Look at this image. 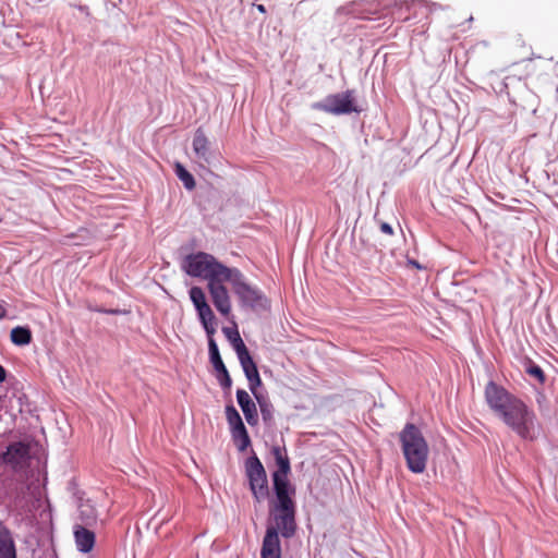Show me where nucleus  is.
<instances>
[{"label":"nucleus","instance_id":"a211bd4d","mask_svg":"<svg viewBox=\"0 0 558 558\" xmlns=\"http://www.w3.org/2000/svg\"><path fill=\"white\" fill-rule=\"evenodd\" d=\"M197 314H198L199 320H201L204 329L206 330L208 337L211 338V336L216 331V328H215L216 317H215L213 310L210 308L209 305H207L203 308H199L197 311Z\"/></svg>","mask_w":558,"mask_h":558},{"label":"nucleus","instance_id":"5701e85b","mask_svg":"<svg viewBox=\"0 0 558 558\" xmlns=\"http://www.w3.org/2000/svg\"><path fill=\"white\" fill-rule=\"evenodd\" d=\"M175 174L182 181L184 187L189 191L195 189V180L194 177L181 165H175Z\"/></svg>","mask_w":558,"mask_h":558},{"label":"nucleus","instance_id":"4be33fe9","mask_svg":"<svg viewBox=\"0 0 558 558\" xmlns=\"http://www.w3.org/2000/svg\"><path fill=\"white\" fill-rule=\"evenodd\" d=\"M208 349H209L210 362H211L214 368L216 369V372L225 368L226 365L220 356L218 345H217L216 341L213 339V337L209 338V340H208Z\"/></svg>","mask_w":558,"mask_h":558},{"label":"nucleus","instance_id":"0eeeda50","mask_svg":"<svg viewBox=\"0 0 558 558\" xmlns=\"http://www.w3.org/2000/svg\"><path fill=\"white\" fill-rule=\"evenodd\" d=\"M226 279L244 304L253 306L262 300V293L245 281L243 274L238 268H231Z\"/></svg>","mask_w":558,"mask_h":558},{"label":"nucleus","instance_id":"c85d7f7f","mask_svg":"<svg viewBox=\"0 0 558 558\" xmlns=\"http://www.w3.org/2000/svg\"><path fill=\"white\" fill-rule=\"evenodd\" d=\"M247 381H248V387H250V390L252 391V393L254 395V397L256 399H259L262 398V396L257 392V388L259 386H262V379H260V376H259V373L254 375V376H250L247 378Z\"/></svg>","mask_w":558,"mask_h":558},{"label":"nucleus","instance_id":"412c9836","mask_svg":"<svg viewBox=\"0 0 558 558\" xmlns=\"http://www.w3.org/2000/svg\"><path fill=\"white\" fill-rule=\"evenodd\" d=\"M231 435L240 451L246 450L251 445V439L244 425L231 430Z\"/></svg>","mask_w":558,"mask_h":558},{"label":"nucleus","instance_id":"6e6552de","mask_svg":"<svg viewBox=\"0 0 558 558\" xmlns=\"http://www.w3.org/2000/svg\"><path fill=\"white\" fill-rule=\"evenodd\" d=\"M226 281L228 282V279L216 278L207 283V288L217 311L223 316H229L232 306L229 292L223 286Z\"/></svg>","mask_w":558,"mask_h":558},{"label":"nucleus","instance_id":"6ab92c4d","mask_svg":"<svg viewBox=\"0 0 558 558\" xmlns=\"http://www.w3.org/2000/svg\"><path fill=\"white\" fill-rule=\"evenodd\" d=\"M197 314H198L199 320H201L204 329L206 330L208 337L211 338V336L216 331V328H215L216 317H215L213 310L210 308L209 305H207L203 308H199L197 311Z\"/></svg>","mask_w":558,"mask_h":558},{"label":"nucleus","instance_id":"f257e3e1","mask_svg":"<svg viewBox=\"0 0 558 558\" xmlns=\"http://www.w3.org/2000/svg\"><path fill=\"white\" fill-rule=\"evenodd\" d=\"M485 401L494 415L523 439H532L536 415L519 397L505 387L489 381L484 391Z\"/></svg>","mask_w":558,"mask_h":558},{"label":"nucleus","instance_id":"bb28decb","mask_svg":"<svg viewBox=\"0 0 558 558\" xmlns=\"http://www.w3.org/2000/svg\"><path fill=\"white\" fill-rule=\"evenodd\" d=\"M256 400L259 404L264 422L267 424H271L274 420L271 404H269L263 397Z\"/></svg>","mask_w":558,"mask_h":558},{"label":"nucleus","instance_id":"ddd939ff","mask_svg":"<svg viewBox=\"0 0 558 558\" xmlns=\"http://www.w3.org/2000/svg\"><path fill=\"white\" fill-rule=\"evenodd\" d=\"M192 147L198 160L209 162L210 143L202 128L195 131Z\"/></svg>","mask_w":558,"mask_h":558},{"label":"nucleus","instance_id":"7c9ffc66","mask_svg":"<svg viewBox=\"0 0 558 558\" xmlns=\"http://www.w3.org/2000/svg\"><path fill=\"white\" fill-rule=\"evenodd\" d=\"M217 373H218L217 378H218L220 385L222 386V388L229 389L232 385V379L229 375L227 367L217 371Z\"/></svg>","mask_w":558,"mask_h":558},{"label":"nucleus","instance_id":"9b49d317","mask_svg":"<svg viewBox=\"0 0 558 558\" xmlns=\"http://www.w3.org/2000/svg\"><path fill=\"white\" fill-rule=\"evenodd\" d=\"M260 558H281V542L275 530L266 529L260 548Z\"/></svg>","mask_w":558,"mask_h":558},{"label":"nucleus","instance_id":"4468645a","mask_svg":"<svg viewBox=\"0 0 558 558\" xmlns=\"http://www.w3.org/2000/svg\"><path fill=\"white\" fill-rule=\"evenodd\" d=\"M0 558H17L15 541L11 531L0 522Z\"/></svg>","mask_w":558,"mask_h":558},{"label":"nucleus","instance_id":"39448f33","mask_svg":"<svg viewBox=\"0 0 558 558\" xmlns=\"http://www.w3.org/2000/svg\"><path fill=\"white\" fill-rule=\"evenodd\" d=\"M311 107L313 110L333 116L350 114L360 111L355 105V92L353 89L328 95L322 101L312 104Z\"/></svg>","mask_w":558,"mask_h":558},{"label":"nucleus","instance_id":"f03ea898","mask_svg":"<svg viewBox=\"0 0 558 558\" xmlns=\"http://www.w3.org/2000/svg\"><path fill=\"white\" fill-rule=\"evenodd\" d=\"M276 500L269 506V522L266 529L275 530L284 538H291L296 532V507L291 490H284L283 485H276Z\"/></svg>","mask_w":558,"mask_h":558},{"label":"nucleus","instance_id":"f3484780","mask_svg":"<svg viewBox=\"0 0 558 558\" xmlns=\"http://www.w3.org/2000/svg\"><path fill=\"white\" fill-rule=\"evenodd\" d=\"M238 359L243 368V372L248 378L250 376H254L258 374L257 365L251 356L246 347H240Z\"/></svg>","mask_w":558,"mask_h":558},{"label":"nucleus","instance_id":"c756f323","mask_svg":"<svg viewBox=\"0 0 558 558\" xmlns=\"http://www.w3.org/2000/svg\"><path fill=\"white\" fill-rule=\"evenodd\" d=\"M526 373L530 376H532L535 379H537V381L539 384H544L545 383V374H544L543 369L538 365H535V364L530 365L526 368Z\"/></svg>","mask_w":558,"mask_h":558},{"label":"nucleus","instance_id":"473e14b6","mask_svg":"<svg viewBox=\"0 0 558 558\" xmlns=\"http://www.w3.org/2000/svg\"><path fill=\"white\" fill-rule=\"evenodd\" d=\"M380 230H381V232H384V233H386L388 235H392L393 234L392 227L389 223H387V222H383L380 225Z\"/></svg>","mask_w":558,"mask_h":558},{"label":"nucleus","instance_id":"aec40b11","mask_svg":"<svg viewBox=\"0 0 558 558\" xmlns=\"http://www.w3.org/2000/svg\"><path fill=\"white\" fill-rule=\"evenodd\" d=\"M11 341L15 345H27L32 342V331L27 327L17 326L11 330Z\"/></svg>","mask_w":558,"mask_h":558},{"label":"nucleus","instance_id":"a878e982","mask_svg":"<svg viewBox=\"0 0 558 558\" xmlns=\"http://www.w3.org/2000/svg\"><path fill=\"white\" fill-rule=\"evenodd\" d=\"M190 298H191V301L193 302L196 311L208 305V303L206 301L205 293H204L203 289L199 287L191 288Z\"/></svg>","mask_w":558,"mask_h":558},{"label":"nucleus","instance_id":"c9c22d12","mask_svg":"<svg viewBox=\"0 0 558 558\" xmlns=\"http://www.w3.org/2000/svg\"><path fill=\"white\" fill-rule=\"evenodd\" d=\"M7 311L0 305V319L5 317Z\"/></svg>","mask_w":558,"mask_h":558},{"label":"nucleus","instance_id":"dca6fc26","mask_svg":"<svg viewBox=\"0 0 558 558\" xmlns=\"http://www.w3.org/2000/svg\"><path fill=\"white\" fill-rule=\"evenodd\" d=\"M351 12L360 19H369V15L380 13V5L374 1L353 2Z\"/></svg>","mask_w":558,"mask_h":558},{"label":"nucleus","instance_id":"423d86ee","mask_svg":"<svg viewBox=\"0 0 558 558\" xmlns=\"http://www.w3.org/2000/svg\"><path fill=\"white\" fill-rule=\"evenodd\" d=\"M245 469L253 497L259 504L269 495L266 471L256 456L247 459Z\"/></svg>","mask_w":558,"mask_h":558},{"label":"nucleus","instance_id":"72a5a7b5","mask_svg":"<svg viewBox=\"0 0 558 558\" xmlns=\"http://www.w3.org/2000/svg\"><path fill=\"white\" fill-rule=\"evenodd\" d=\"M7 378V371L4 367L0 364V384L3 383Z\"/></svg>","mask_w":558,"mask_h":558},{"label":"nucleus","instance_id":"20e7f679","mask_svg":"<svg viewBox=\"0 0 558 558\" xmlns=\"http://www.w3.org/2000/svg\"><path fill=\"white\" fill-rule=\"evenodd\" d=\"M183 268L187 275L204 278L208 282L216 278L226 279L231 269L218 262L213 255L204 252L187 255Z\"/></svg>","mask_w":558,"mask_h":558},{"label":"nucleus","instance_id":"2eb2a0df","mask_svg":"<svg viewBox=\"0 0 558 558\" xmlns=\"http://www.w3.org/2000/svg\"><path fill=\"white\" fill-rule=\"evenodd\" d=\"M74 537L80 551L89 553L94 548L95 534L83 525H75Z\"/></svg>","mask_w":558,"mask_h":558},{"label":"nucleus","instance_id":"9d476101","mask_svg":"<svg viewBox=\"0 0 558 558\" xmlns=\"http://www.w3.org/2000/svg\"><path fill=\"white\" fill-rule=\"evenodd\" d=\"M29 456V448L23 442H14L8 446L5 452L2 453L4 463L10 464L12 468H21Z\"/></svg>","mask_w":558,"mask_h":558},{"label":"nucleus","instance_id":"393cba45","mask_svg":"<svg viewBox=\"0 0 558 558\" xmlns=\"http://www.w3.org/2000/svg\"><path fill=\"white\" fill-rule=\"evenodd\" d=\"M226 418L231 430L244 425L238 410L233 405L226 407Z\"/></svg>","mask_w":558,"mask_h":558},{"label":"nucleus","instance_id":"f704fd0d","mask_svg":"<svg viewBox=\"0 0 558 558\" xmlns=\"http://www.w3.org/2000/svg\"><path fill=\"white\" fill-rule=\"evenodd\" d=\"M256 9L262 12V13H265L266 12V9L263 4H256Z\"/></svg>","mask_w":558,"mask_h":558},{"label":"nucleus","instance_id":"f8f14e48","mask_svg":"<svg viewBox=\"0 0 558 558\" xmlns=\"http://www.w3.org/2000/svg\"><path fill=\"white\" fill-rule=\"evenodd\" d=\"M236 400H238V403H239L248 425H251V426L257 425V423H258L257 409H256L255 403L251 399L250 395L243 389H238L236 390Z\"/></svg>","mask_w":558,"mask_h":558},{"label":"nucleus","instance_id":"cd10ccee","mask_svg":"<svg viewBox=\"0 0 558 558\" xmlns=\"http://www.w3.org/2000/svg\"><path fill=\"white\" fill-rule=\"evenodd\" d=\"M81 518L82 522L86 525H90L96 521V514L94 513V510L90 507L83 506L81 508Z\"/></svg>","mask_w":558,"mask_h":558},{"label":"nucleus","instance_id":"7ed1b4c3","mask_svg":"<svg viewBox=\"0 0 558 558\" xmlns=\"http://www.w3.org/2000/svg\"><path fill=\"white\" fill-rule=\"evenodd\" d=\"M399 440L408 469L415 474L425 472L429 447L421 429L413 423H407L399 434Z\"/></svg>","mask_w":558,"mask_h":558},{"label":"nucleus","instance_id":"b1692460","mask_svg":"<svg viewBox=\"0 0 558 558\" xmlns=\"http://www.w3.org/2000/svg\"><path fill=\"white\" fill-rule=\"evenodd\" d=\"M222 331L239 355L240 347H246L236 328L223 327Z\"/></svg>","mask_w":558,"mask_h":558},{"label":"nucleus","instance_id":"2f4dec72","mask_svg":"<svg viewBox=\"0 0 558 558\" xmlns=\"http://www.w3.org/2000/svg\"><path fill=\"white\" fill-rule=\"evenodd\" d=\"M524 71L527 75H533L536 73V64L534 60H527L523 63Z\"/></svg>","mask_w":558,"mask_h":558},{"label":"nucleus","instance_id":"1a4fd4ad","mask_svg":"<svg viewBox=\"0 0 558 558\" xmlns=\"http://www.w3.org/2000/svg\"><path fill=\"white\" fill-rule=\"evenodd\" d=\"M272 453L276 459V463L278 470L272 474L274 482V490L276 492V485H283L284 490H291L292 494H295L294 487H292L287 478L288 473L290 472V461L287 456H283L281 449L279 447H274Z\"/></svg>","mask_w":558,"mask_h":558}]
</instances>
